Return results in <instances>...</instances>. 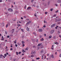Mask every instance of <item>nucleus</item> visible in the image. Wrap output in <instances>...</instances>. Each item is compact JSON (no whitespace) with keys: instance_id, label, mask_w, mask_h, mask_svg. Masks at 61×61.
Masks as SVG:
<instances>
[{"instance_id":"18","label":"nucleus","mask_w":61,"mask_h":61,"mask_svg":"<svg viewBox=\"0 0 61 61\" xmlns=\"http://www.w3.org/2000/svg\"><path fill=\"white\" fill-rule=\"evenodd\" d=\"M25 50H28V48L27 47L25 49Z\"/></svg>"},{"instance_id":"15","label":"nucleus","mask_w":61,"mask_h":61,"mask_svg":"<svg viewBox=\"0 0 61 61\" xmlns=\"http://www.w3.org/2000/svg\"><path fill=\"white\" fill-rule=\"evenodd\" d=\"M8 27V24H7L6 25V27L7 28Z\"/></svg>"},{"instance_id":"6","label":"nucleus","mask_w":61,"mask_h":61,"mask_svg":"<svg viewBox=\"0 0 61 61\" xmlns=\"http://www.w3.org/2000/svg\"><path fill=\"white\" fill-rule=\"evenodd\" d=\"M38 31L39 32H42L43 30L42 29H40Z\"/></svg>"},{"instance_id":"33","label":"nucleus","mask_w":61,"mask_h":61,"mask_svg":"<svg viewBox=\"0 0 61 61\" xmlns=\"http://www.w3.org/2000/svg\"><path fill=\"white\" fill-rule=\"evenodd\" d=\"M48 12H45V14H46V15L47 14Z\"/></svg>"},{"instance_id":"55","label":"nucleus","mask_w":61,"mask_h":61,"mask_svg":"<svg viewBox=\"0 0 61 61\" xmlns=\"http://www.w3.org/2000/svg\"><path fill=\"white\" fill-rule=\"evenodd\" d=\"M49 54H47V56H49Z\"/></svg>"},{"instance_id":"63","label":"nucleus","mask_w":61,"mask_h":61,"mask_svg":"<svg viewBox=\"0 0 61 61\" xmlns=\"http://www.w3.org/2000/svg\"><path fill=\"white\" fill-rule=\"evenodd\" d=\"M24 18H26V16H24Z\"/></svg>"},{"instance_id":"1","label":"nucleus","mask_w":61,"mask_h":61,"mask_svg":"<svg viewBox=\"0 0 61 61\" xmlns=\"http://www.w3.org/2000/svg\"><path fill=\"white\" fill-rule=\"evenodd\" d=\"M61 20V19H56L55 20V21L57 22L58 21H60Z\"/></svg>"},{"instance_id":"36","label":"nucleus","mask_w":61,"mask_h":61,"mask_svg":"<svg viewBox=\"0 0 61 61\" xmlns=\"http://www.w3.org/2000/svg\"><path fill=\"white\" fill-rule=\"evenodd\" d=\"M10 50L11 51L13 50V48H11L10 49Z\"/></svg>"},{"instance_id":"42","label":"nucleus","mask_w":61,"mask_h":61,"mask_svg":"<svg viewBox=\"0 0 61 61\" xmlns=\"http://www.w3.org/2000/svg\"><path fill=\"white\" fill-rule=\"evenodd\" d=\"M33 1H34V0H32L31 1V3H33Z\"/></svg>"},{"instance_id":"41","label":"nucleus","mask_w":61,"mask_h":61,"mask_svg":"<svg viewBox=\"0 0 61 61\" xmlns=\"http://www.w3.org/2000/svg\"><path fill=\"white\" fill-rule=\"evenodd\" d=\"M15 46L16 47H17V46H18L16 44H15Z\"/></svg>"},{"instance_id":"13","label":"nucleus","mask_w":61,"mask_h":61,"mask_svg":"<svg viewBox=\"0 0 61 61\" xmlns=\"http://www.w3.org/2000/svg\"><path fill=\"white\" fill-rule=\"evenodd\" d=\"M27 31H29V29L27 27Z\"/></svg>"},{"instance_id":"30","label":"nucleus","mask_w":61,"mask_h":61,"mask_svg":"<svg viewBox=\"0 0 61 61\" xmlns=\"http://www.w3.org/2000/svg\"><path fill=\"white\" fill-rule=\"evenodd\" d=\"M56 13H58V10H57L56 11H55Z\"/></svg>"},{"instance_id":"2","label":"nucleus","mask_w":61,"mask_h":61,"mask_svg":"<svg viewBox=\"0 0 61 61\" xmlns=\"http://www.w3.org/2000/svg\"><path fill=\"white\" fill-rule=\"evenodd\" d=\"M55 32V30H52L50 31V33L51 34H52Z\"/></svg>"},{"instance_id":"53","label":"nucleus","mask_w":61,"mask_h":61,"mask_svg":"<svg viewBox=\"0 0 61 61\" xmlns=\"http://www.w3.org/2000/svg\"><path fill=\"white\" fill-rule=\"evenodd\" d=\"M33 6H34V7H35L36 6L34 5H33Z\"/></svg>"},{"instance_id":"12","label":"nucleus","mask_w":61,"mask_h":61,"mask_svg":"<svg viewBox=\"0 0 61 61\" xmlns=\"http://www.w3.org/2000/svg\"><path fill=\"white\" fill-rule=\"evenodd\" d=\"M31 9V7H28L27 9V10H30Z\"/></svg>"},{"instance_id":"50","label":"nucleus","mask_w":61,"mask_h":61,"mask_svg":"<svg viewBox=\"0 0 61 61\" xmlns=\"http://www.w3.org/2000/svg\"><path fill=\"white\" fill-rule=\"evenodd\" d=\"M21 52H19V54H21Z\"/></svg>"},{"instance_id":"26","label":"nucleus","mask_w":61,"mask_h":61,"mask_svg":"<svg viewBox=\"0 0 61 61\" xmlns=\"http://www.w3.org/2000/svg\"><path fill=\"white\" fill-rule=\"evenodd\" d=\"M55 5H56V6H58V5L57 4H56Z\"/></svg>"},{"instance_id":"16","label":"nucleus","mask_w":61,"mask_h":61,"mask_svg":"<svg viewBox=\"0 0 61 61\" xmlns=\"http://www.w3.org/2000/svg\"><path fill=\"white\" fill-rule=\"evenodd\" d=\"M49 38L50 39L51 38H52V36H49Z\"/></svg>"},{"instance_id":"8","label":"nucleus","mask_w":61,"mask_h":61,"mask_svg":"<svg viewBox=\"0 0 61 61\" xmlns=\"http://www.w3.org/2000/svg\"><path fill=\"white\" fill-rule=\"evenodd\" d=\"M57 2L58 3H61V0H58L57 1Z\"/></svg>"},{"instance_id":"52","label":"nucleus","mask_w":61,"mask_h":61,"mask_svg":"<svg viewBox=\"0 0 61 61\" xmlns=\"http://www.w3.org/2000/svg\"><path fill=\"white\" fill-rule=\"evenodd\" d=\"M18 26H20V24L19 25L18 24Z\"/></svg>"},{"instance_id":"56","label":"nucleus","mask_w":61,"mask_h":61,"mask_svg":"<svg viewBox=\"0 0 61 61\" xmlns=\"http://www.w3.org/2000/svg\"><path fill=\"white\" fill-rule=\"evenodd\" d=\"M21 19H23V18L21 17Z\"/></svg>"},{"instance_id":"11","label":"nucleus","mask_w":61,"mask_h":61,"mask_svg":"<svg viewBox=\"0 0 61 61\" xmlns=\"http://www.w3.org/2000/svg\"><path fill=\"white\" fill-rule=\"evenodd\" d=\"M3 57V55H2V54H1V55L0 56V58H2V57Z\"/></svg>"},{"instance_id":"59","label":"nucleus","mask_w":61,"mask_h":61,"mask_svg":"<svg viewBox=\"0 0 61 61\" xmlns=\"http://www.w3.org/2000/svg\"><path fill=\"white\" fill-rule=\"evenodd\" d=\"M6 54H7V55H9L8 53H7V52Z\"/></svg>"},{"instance_id":"46","label":"nucleus","mask_w":61,"mask_h":61,"mask_svg":"<svg viewBox=\"0 0 61 61\" xmlns=\"http://www.w3.org/2000/svg\"><path fill=\"white\" fill-rule=\"evenodd\" d=\"M55 55H57V52H56L55 53Z\"/></svg>"},{"instance_id":"39","label":"nucleus","mask_w":61,"mask_h":61,"mask_svg":"<svg viewBox=\"0 0 61 61\" xmlns=\"http://www.w3.org/2000/svg\"><path fill=\"white\" fill-rule=\"evenodd\" d=\"M12 59V57H10V60H11V59Z\"/></svg>"},{"instance_id":"62","label":"nucleus","mask_w":61,"mask_h":61,"mask_svg":"<svg viewBox=\"0 0 61 61\" xmlns=\"http://www.w3.org/2000/svg\"><path fill=\"white\" fill-rule=\"evenodd\" d=\"M11 7H14L13 6V5H11Z\"/></svg>"},{"instance_id":"48","label":"nucleus","mask_w":61,"mask_h":61,"mask_svg":"<svg viewBox=\"0 0 61 61\" xmlns=\"http://www.w3.org/2000/svg\"><path fill=\"white\" fill-rule=\"evenodd\" d=\"M33 48H34V47H36V46H33Z\"/></svg>"},{"instance_id":"27","label":"nucleus","mask_w":61,"mask_h":61,"mask_svg":"<svg viewBox=\"0 0 61 61\" xmlns=\"http://www.w3.org/2000/svg\"><path fill=\"white\" fill-rule=\"evenodd\" d=\"M16 41L15 40V41H14V43H15V44H16Z\"/></svg>"},{"instance_id":"58","label":"nucleus","mask_w":61,"mask_h":61,"mask_svg":"<svg viewBox=\"0 0 61 61\" xmlns=\"http://www.w3.org/2000/svg\"><path fill=\"white\" fill-rule=\"evenodd\" d=\"M36 42H38V39H37Z\"/></svg>"},{"instance_id":"64","label":"nucleus","mask_w":61,"mask_h":61,"mask_svg":"<svg viewBox=\"0 0 61 61\" xmlns=\"http://www.w3.org/2000/svg\"><path fill=\"white\" fill-rule=\"evenodd\" d=\"M32 61H35V60H32Z\"/></svg>"},{"instance_id":"44","label":"nucleus","mask_w":61,"mask_h":61,"mask_svg":"<svg viewBox=\"0 0 61 61\" xmlns=\"http://www.w3.org/2000/svg\"><path fill=\"white\" fill-rule=\"evenodd\" d=\"M34 56L33 55L31 56V57H34Z\"/></svg>"},{"instance_id":"43","label":"nucleus","mask_w":61,"mask_h":61,"mask_svg":"<svg viewBox=\"0 0 61 61\" xmlns=\"http://www.w3.org/2000/svg\"><path fill=\"white\" fill-rule=\"evenodd\" d=\"M43 27H46V26L45 25H44L43 26Z\"/></svg>"},{"instance_id":"14","label":"nucleus","mask_w":61,"mask_h":61,"mask_svg":"<svg viewBox=\"0 0 61 61\" xmlns=\"http://www.w3.org/2000/svg\"><path fill=\"white\" fill-rule=\"evenodd\" d=\"M41 44H42L41 43L40 44H39L38 45V46H41Z\"/></svg>"},{"instance_id":"20","label":"nucleus","mask_w":61,"mask_h":61,"mask_svg":"<svg viewBox=\"0 0 61 61\" xmlns=\"http://www.w3.org/2000/svg\"><path fill=\"white\" fill-rule=\"evenodd\" d=\"M17 44H18V46H20V45H21V44H19V43H18V42Z\"/></svg>"},{"instance_id":"24","label":"nucleus","mask_w":61,"mask_h":61,"mask_svg":"<svg viewBox=\"0 0 61 61\" xmlns=\"http://www.w3.org/2000/svg\"><path fill=\"white\" fill-rule=\"evenodd\" d=\"M50 1H48V5H49V4H50Z\"/></svg>"},{"instance_id":"17","label":"nucleus","mask_w":61,"mask_h":61,"mask_svg":"<svg viewBox=\"0 0 61 61\" xmlns=\"http://www.w3.org/2000/svg\"><path fill=\"white\" fill-rule=\"evenodd\" d=\"M32 34H33V35H36V33L35 32H33Z\"/></svg>"},{"instance_id":"21","label":"nucleus","mask_w":61,"mask_h":61,"mask_svg":"<svg viewBox=\"0 0 61 61\" xmlns=\"http://www.w3.org/2000/svg\"><path fill=\"white\" fill-rule=\"evenodd\" d=\"M21 30L22 31V32H24V30H23V29H21Z\"/></svg>"},{"instance_id":"35","label":"nucleus","mask_w":61,"mask_h":61,"mask_svg":"<svg viewBox=\"0 0 61 61\" xmlns=\"http://www.w3.org/2000/svg\"><path fill=\"white\" fill-rule=\"evenodd\" d=\"M1 40H4V38H2L1 39Z\"/></svg>"},{"instance_id":"49","label":"nucleus","mask_w":61,"mask_h":61,"mask_svg":"<svg viewBox=\"0 0 61 61\" xmlns=\"http://www.w3.org/2000/svg\"><path fill=\"white\" fill-rule=\"evenodd\" d=\"M2 2V0H0V2Z\"/></svg>"},{"instance_id":"57","label":"nucleus","mask_w":61,"mask_h":61,"mask_svg":"<svg viewBox=\"0 0 61 61\" xmlns=\"http://www.w3.org/2000/svg\"><path fill=\"white\" fill-rule=\"evenodd\" d=\"M54 47V45H52V47Z\"/></svg>"},{"instance_id":"37","label":"nucleus","mask_w":61,"mask_h":61,"mask_svg":"<svg viewBox=\"0 0 61 61\" xmlns=\"http://www.w3.org/2000/svg\"><path fill=\"white\" fill-rule=\"evenodd\" d=\"M4 56H5V57L6 56H7L6 54H5Z\"/></svg>"},{"instance_id":"61","label":"nucleus","mask_w":61,"mask_h":61,"mask_svg":"<svg viewBox=\"0 0 61 61\" xmlns=\"http://www.w3.org/2000/svg\"><path fill=\"white\" fill-rule=\"evenodd\" d=\"M59 37H61V35H59Z\"/></svg>"},{"instance_id":"31","label":"nucleus","mask_w":61,"mask_h":61,"mask_svg":"<svg viewBox=\"0 0 61 61\" xmlns=\"http://www.w3.org/2000/svg\"><path fill=\"white\" fill-rule=\"evenodd\" d=\"M44 36H46V34H44Z\"/></svg>"},{"instance_id":"10","label":"nucleus","mask_w":61,"mask_h":61,"mask_svg":"<svg viewBox=\"0 0 61 61\" xmlns=\"http://www.w3.org/2000/svg\"><path fill=\"white\" fill-rule=\"evenodd\" d=\"M51 57H52V58H54V55L53 54L52 55H51Z\"/></svg>"},{"instance_id":"60","label":"nucleus","mask_w":61,"mask_h":61,"mask_svg":"<svg viewBox=\"0 0 61 61\" xmlns=\"http://www.w3.org/2000/svg\"><path fill=\"white\" fill-rule=\"evenodd\" d=\"M35 16L36 17V15L35 14Z\"/></svg>"},{"instance_id":"19","label":"nucleus","mask_w":61,"mask_h":61,"mask_svg":"<svg viewBox=\"0 0 61 61\" xmlns=\"http://www.w3.org/2000/svg\"><path fill=\"white\" fill-rule=\"evenodd\" d=\"M53 38L54 39H56V36H53Z\"/></svg>"},{"instance_id":"22","label":"nucleus","mask_w":61,"mask_h":61,"mask_svg":"<svg viewBox=\"0 0 61 61\" xmlns=\"http://www.w3.org/2000/svg\"><path fill=\"white\" fill-rule=\"evenodd\" d=\"M16 55H18V52H16Z\"/></svg>"},{"instance_id":"7","label":"nucleus","mask_w":61,"mask_h":61,"mask_svg":"<svg viewBox=\"0 0 61 61\" xmlns=\"http://www.w3.org/2000/svg\"><path fill=\"white\" fill-rule=\"evenodd\" d=\"M30 23H31V21H29V22H28L26 24V25H27L29 24Z\"/></svg>"},{"instance_id":"23","label":"nucleus","mask_w":61,"mask_h":61,"mask_svg":"<svg viewBox=\"0 0 61 61\" xmlns=\"http://www.w3.org/2000/svg\"><path fill=\"white\" fill-rule=\"evenodd\" d=\"M36 59L37 60H38V59H40V58H39V57L37 58H36Z\"/></svg>"},{"instance_id":"3","label":"nucleus","mask_w":61,"mask_h":61,"mask_svg":"<svg viewBox=\"0 0 61 61\" xmlns=\"http://www.w3.org/2000/svg\"><path fill=\"white\" fill-rule=\"evenodd\" d=\"M36 53V52L35 51H32L31 54H32L33 55H34V54H35Z\"/></svg>"},{"instance_id":"38","label":"nucleus","mask_w":61,"mask_h":61,"mask_svg":"<svg viewBox=\"0 0 61 61\" xmlns=\"http://www.w3.org/2000/svg\"><path fill=\"white\" fill-rule=\"evenodd\" d=\"M26 6H25L24 7V8L25 9H26Z\"/></svg>"},{"instance_id":"29","label":"nucleus","mask_w":61,"mask_h":61,"mask_svg":"<svg viewBox=\"0 0 61 61\" xmlns=\"http://www.w3.org/2000/svg\"><path fill=\"white\" fill-rule=\"evenodd\" d=\"M22 44H24V43H25V42L24 41H22Z\"/></svg>"},{"instance_id":"34","label":"nucleus","mask_w":61,"mask_h":61,"mask_svg":"<svg viewBox=\"0 0 61 61\" xmlns=\"http://www.w3.org/2000/svg\"><path fill=\"white\" fill-rule=\"evenodd\" d=\"M24 46H25V44H23L22 45V46H23V47H24Z\"/></svg>"},{"instance_id":"45","label":"nucleus","mask_w":61,"mask_h":61,"mask_svg":"<svg viewBox=\"0 0 61 61\" xmlns=\"http://www.w3.org/2000/svg\"><path fill=\"white\" fill-rule=\"evenodd\" d=\"M7 38H9V36H8L7 37Z\"/></svg>"},{"instance_id":"40","label":"nucleus","mask_w":61,"mask_h":61,"mask_svg":"<svg viewBox=\"0 0 61 61\" xmlns=\"http://www.w3.org/2000/svg\"><path fill=\"white\" fill-rule=\"evenodd\" d=\"M40 38H42V36L40 35Z\"/></svg>"},{"instance_id":"47","label":"nucleus","mask_w":61,"mask_h":61,"mask_svg":"<svg viewBox=\"0 0 61 61\" xmlns=\"http://www.w3.org/2000/svg\"><path fill=\"white\" fill-rule=\"evenodd\" d=\"M59 56L60 57H61V54H60Z\"/></svg>"},{"instance_id":"28","label":"nucleus","mask_w":61,"mask_h":61,"mask_svg":"<svg viewBox=\"0 0 61 61\" xmlns=\"http://www.w3.org/2000/svg\"><path fill=\"white\" fill-rule=\"evenodd\" d=\"M58 44V43L57 42H56V43H55L54 44Z\"/></svg>"},{"instance_id":"54","label":"nucleus","mask_w":61,"mask_h":61,"mask_svg":"<svg viewBox=\"0 0 61 61\" xmlns=\"http://www.w3.org/2000/svg\"><path fill=\"white\" fill-rule=\"evenodd\" d=\"M5 33L6 34H7V31H5Z\"/></svg>"},{"instance_id":"4","label":"nucleus","mask_w":61,"mask_h":61,"mask_svg":"<svg viewBox=\"0 0 61 61\" xmlns=\"http://www.w3.org/2000/svg\"><path fill=\"white\" fill-rule=\"evenodd\" d=\"M55 25H56V24H54L51 25V28H52L54 26H55Z\"/></svg>"},{"instance_id":"32","label":"nucleus","mask_w":61,"mask_h":61,"mask_svg":"<svg viewBox=\"0 0 61 61\" xmlns=\"http://www.w3.org/2000/svg\"><path fill=\"white\" fill-rule=\"evenodd\" d=\"M53 10V9H51L50 10V11H52Z\"/></svg>"},{"instance_id":"9","label":"nucleus","mask_w":61,"mask_h":61,"mask_svg":"<svg viewBox=\"0 0 61 61\" xmlns=\"http://www.w3.org/2000/svg\"><path fill=\"white\" fill-rule=\"evenodd\" d=\"M44 39L43 38H42L40 40L41 41H44Z\"/></svg>"},{"instance_id":"25","label":"nucleus","mask_w":61,"mask_h":61,"mask_svg":"<svg viewBox=\"0 0 61 61\" xmlns=\"http://www.w3.org/2000/svg\"><path fill=\"white\" fill-rule=\"evenodd\" d=\"M56 16V14H55V15H53V17H55V16Z\"/></svg>"},{"instance_id":"5","label":"nucleus","mask_w":61,"mask_h":61,"mask_svg":"<svg viewBox=\"0 0 61 61\" xmlns=\"http://www.w3.org/2000/svg\"><path fill=\"white\" fill-rule=\"evenodd\" d=\"M8 10L9 11H10V12H12L13 11V10L11 9H8Z\"/></svg>"},{"instance_id":"51","label":"nucleus","mask_w":61,"mask_h":61,"mask_svg":"<svg viewBox=\"0 0 61 61\" xmlns=\"http://www.w3.org/2000/svg\"><path fill=\"white\" fill-rule=\"evenodd\" d=\"M51 49H52V50H53V49H54V48H53V47H51Z\"/></svg>"}]
</instances>
